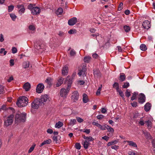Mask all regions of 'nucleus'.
<instances>
[{"label":"nucleus","instance_id":"obj_20","mask_svg":"<svg viewBox=\"0 0 155 155\" xmlns=\"http://www.w3.org/2000/svg\"><path fill=\"white\" fill-rule=\"evenodd\" d=\"M18 8L20 9L19 11V13L21 14L24 12L25 8L23 5H19L18 6Z\"/></svg>","mask_w":155,"mask_h":155},{"label":"nucleus","instance_id":"obj_54","mask_svg":"<svg viewBox=\"0 0 155 155\" xmlns=\"http://www.w3.org/2000/svg\"><path fill=\"white\" fill-rule=\"evenodd\" d=\"M75 147L78 150H80L81 148V146L79 143H77L75 144Z\"/></svg>","mask_w":155,"mask_h":155},{"label":"nucleus","instance_id":"obj_14","mask_svg":"<svg viewBox=\"0 0 155 155\" xmlns=\"http://www.w3.org/2000/svg\"><path fill=\"white\" fill-rule=\"evenodd\" d=\"M94 75L95 78L99 77L101 76L100 71L98 69H94Z\"/></svg>","mask_w":155,"mask_h":155},{"label":"nucleus","instance_id":"obj_28","mask_svg":"<svg viewBox=\"0 0 155 155\" xmlns=\"http://www.w3.org/2000/svg\"><path fill=\"white\" fill-rule=\"evenodd\" d=\"M90 145V143L89 142L85 140L83 144L84 147L85 149H87Z\"/></svg>","mask_w":155,"mask_h":155},{"label":"nucleus","instance_id":"obj_59","mask_svg":"<svg viewBox=\"0 0 155 155\" xmlns=\"http://www.w3.org/2000/svg\"><path fill=\"white\" fill-rule=\"evenodd\" d=\"M33 8H34V7H33V5L32 4H30L28 5V8L30 9L31 11Z\"/></svg>","mask_w":155,"mask_h":155},{"label":"nucleus","instance_id":"obj_38","mask_svg":"<svg viewBox=\"0 0 155 155\" xmlns=\"http://www.w3.org/2000/svg\"><path fill=\"white\" fill-rule=\"evenodd\" d=\"M36 146V144L35 143L33 144L31 146V147L29 149L28 151V153H30L35 148V147Z\"/></svg>","mask_w":155,"mask_h":155},{"label":"nucleus","instance_id":"obj_46","mask_svg":"<svg viewBox=\"0 0 155 155\" xmlns=\"http://www.w3.org/2000/svg\"><path fill=\"white\" fill-rule=\"evenodd\" d=\"M51 79L50 78H48L45 80V81L48 84L50 85L51 84Z\"/></svg>","mask_w":155,"mask_h":155},{"label":"nucleus","instance_id":"obj_11","mask_svg":"<svg viewBox=\"0 0 155 155\" xmlns=\"http://www.w3.org/2000/svg\"><path fill=\"white\" fill-rule=\"evenodd\" d=\"M142 25L145 29H148L150 27V22L148 20H146L143 22Z\"/></svg>","mask_w":155,"mask_h":155},{"label":"nucleus","instance_id":"obj_5","mask_svg":"<svg viewBox=\"0 0 155 155\" xmlns=\"http://www.w3.org/2000/svg\"><path fill=\"white\" fill-rule=\"evenodd\" d=\"M40 104H41L40 101L37 98L31 103V106L32 108L37 109L39 107Z\"/></svg>","mask_w":155,"mask_h":155},{"label":"nucleus","instance_id":"obj_52","mask_svg":"<svg viewBox=\"0 0 155 155\" xmlns=\"http://www.w3.org/2000/svg\"><path fill=\"white\" fill-rule=\"evenodd\" d=\"M76 118L77 121L79 123H81L84 121V120L80 117H77Z\"/></svg>","mask_w":155,"mask_h":155},{"label":"nucleus","instance_id":"obj_43","mask_svg":"<svg viewBox=\"0 0 155 155\" xmlns=\"http://www.w3.org/2000/svg\"><path fill=\"white\" fill-rule=\"evenodd\" d=\"M7 53V52L5 50V49L3 48H2L1 49L0 51V54L1 55V54L3 53L4 55H5Z\"/></svg>","mask_w":155,"mask_h":155},{"label":"nucleus","instance_id":"obj_60","mask_svg":"<svg viewBox=\"0 0 155 155\" xmlns=\"http://www.w3.org/2000/svg\"><path fill=\"white\" fill-rule=\"evenodd\" d=\"M12 51L13 53L15 54L17 52V49L15 47H13L12 49Z\"/></svg>","mask_w":155,"mask_h":155},{"label":"nucleus","instance_id":"obj_42","mask_svg":"<svg viewBox=\"0 0 155 155\" xmlns=\"http://www.w3.org/2000/svg\"><path fill=\"white\" fill-rule=\"evenodd\" d=\"M10 15L12 20L14 21L15 20L17 17L13 13L10 14Z\"/></svg>","mask_w":155,"mask_h":155},{"label":"nucleus","instance_id":"obj_61","mask_svg":"<svg viewBox=\"0 0 155 155\" xmlns=\"http://www.w3.org/2000/svg\"><path fill=\"white\" fill-rule=\"evenodd\" d=\"M131 106L133 107H136L137 106V103L136 102H134L131 103Z\"/></svg>","mask_w":155,"mask_h":155},{"label":"nucleus","instance_id":"obj_17","mask_svg":"<svg viewBox=\"0 0 155 155\" xmlns=\"http://www.w3.org/2000/svg\"><path fill=\"white\" fill-rule=\"evenodd\" d=\"M68 67L67 66H65L63 67L62 70V74L63 75H67L68 72Z\"/></svg>","mask_w":155,"mask_h":155},{"label":"nucleus","instance_id":"obj_57","mask_svg":"<svg viewBox=\"0 0 155 155\" xmlns=\"http://www.w3.org/2000/svg\"><path fill=\"white\" fill-rule=\"evenodd\" d=\"M104 117V116L102 114H100V115H97V118L98 119L100 120V119H102Z\"/></svg>","mask_w":155,"mask_h":155},{"label":"nucleus","instance_id":"obj_7","mask_svg":"<svg viewBox=\"0 0 155 155\" xmlns=\"http://www.w3.org/2000/svg\"><path fill=\"white\" fill-rule=\"evenodd\" d=\"M79 97V94L77 91H74L73 93L71 96V99L74 102H76L78 100Z\"/></svg>","mask_w":155,"mask_h":155},{"label":"nucleus","instance_id":"obj_16","mask_svg":"<svg viewBox=\"0 0 155 155\" xmlns=\"http://www.w3.org/2000/svg\"><path fill=\"white\" fill-rule=\"evenodd\" d=\"M64 78L62 77H60L58 80L57 83L56 84L57 87H59L63 83Z\"/></svg>","mask_w":155,"mask_h":155},{"label":"nucleus","instance_id":"obj_25","mask_svg":"<svg viewBox=\"0 0 155 155\" xmlns=\"http://www.w3.org/2000/svg\"><path fill=\"white\" fill-rule=\"evenodd\" d=\"M126 142L128 143L129 145L135 147H137V144L135 142L131 141H127Z\"/></svg>","mask_w":155,"mask_h":155},{"label":"nucleus","instance_id":"obj_4","mask_svg":"<svg viewBox=\"0 0 155 155\" xmlns=\"http://www.w3.org/2000/svg\"><path fill=\"white\" fill-rule=\"evenodd\" d=\"M70 89V88H69L67 87L66 89L64 88H62L60 91V95L62 97H66Z\"/></svg>","mask_w":155,"mask_h":155},{"label":"nucleus","instance_id":"obj_12","mask_svg":"<svg viewBox=\"0 0 155 155\" xmlns=\"http://www.w3.org/2000/svg\"><path fill=\"white\" fill-rule=\"evenodd\" d=\"M77 22V18L76 17H73L68 21V24L70 25H73Z\"/></svg>","mask_w":155,"mask_h":155},{"label":"nucleus","instance_id":"obj_2","mask_svg":"<svg viewBox=\"0 0 155 155\" xmlns=\"http://www.w3.org/2000/svg\"><path fill=\"white\" fill-rule=\"evenodd\" d=\"M26 114L22 113L20 114H16L15 117V123L18 124L21 122H24L26 120Z\"/></svg>","mask_w":155,"mask_h":155},{"label":"nucleus","instance_id":"obj_3","mask_svg":"<svg viewBox=\"0 0 155 155\" xmlns=\"http://www.w3.org/2000/svg\"><path fill=\"white\" fill-rule=\"evenodd\" d=\"M28 100V98L25 96L20 97L17 101L16 104L19 107H25L27 105Z\"/></svg>","mask_w":155,"mask_h":155},{"label":"nucleus","instance_id":"obj_53","mask_svg":"<svg viewBox=\"0 0 155 155\" xmlns=\"http://www.w3.org/2000/svg\"><path fill=\"white\" fill-rule=\"evenodd\" d=\"M4 91V87L3 86L0 85V94H3Z\"/></svg>","mask_w":155,"mask_h":155},{"label":"nucleus","instance_id":"obj_15","mask_svg":"<svg viewBox=\"0 0 155 155\" xmlns=\"http://www.w3.org/2000/svg\"><path fill=\"white\" fill-rule=\"evenodd\" d=\"M92 124L96 126L101 130H105V127H104V126H103L101 125V124H99L97 122H93L92 123Z\"/></svg>","mask_w":155,"mask_h":155},{"label":"nucleus","instance_id":"obj_56","mask_svg":"<svg viewBox=\"0 0 155 155\" xmlns=\"http://www.w3.org/2000/svg\"><path fill=\"white\" fill-rule=\"evenodd\" d=\"M29 28L30 30L33 31L35 29V27L32 25H30L29 27Z\"/></svg>","mask_w":155,"mask_h":155},{"label":"nucleus","instance_id":"obj_6","mask_svg":"<svg viewBox=\"0 0 155 155\" xmlns=\"http://www.w3.org/2000/svg\"><path fill=\"white\" fill-rule=\"evenodd\" d=\"M138 100L139 103L141 104H143L145 101V95L142 93L140 94L139 95Z\"/></svg>","mask_w":155,"mask_h":155},{"label":"nucleus","instance_id":"obj_35","mask_svg":"<svg viewBox=\"0 0 155 155\" xmlns=\"http://www.w3.org/2000/svg\"><path fill=\"white\" fill-rule=\"evenodd\" d=\"M77 123L76 120L75 119H71V120L69 123V125L71 126H73L76 124Z\"/></svg>","mask_w":155,"mask_h":155},{"label":"nucleus","instance_id":"obj_58","mask_svg":"<svg viewBox=\"0 0 155 155\" xmlns=\"http://www.w3.org/2000/svg\"><path fill=\"white\" fill-rule=\"evenodd\" d=\"M14 78L13 76H11V77H9V78L7 80V81L8 82H10L12 81L13 80Z\"/></svg>","mask_w":155,"mask_h":155},{"label":"nucleus","instance_id":"obj_40","mask_svg":"<svg viewBox=\"0 0 155 155\" xmlns=\"http://www.w3.org/2000/svg\"><path fill=\"white\" fill-rule=\"evenodd\" d=\"M119 93L120 95L122 98L124 100L125 99L124 96L123 92L120 90H119L118 91H117Z\"/></svg>","mask_w":155,"mask_h":155},{"label":"nucleus","instance_id":"obj_24","mask_svg":"<svg viewBox=\"0 0 155 155\" xmlns=\"http://www.w3.org/2000/svg\"><path fill=\"white\" fill-rule=\"evenodd\" d=\"M104 127H105V129L106 128L107 129L108 131L112 133H113L114 132V129L108 125L106 124L104 126Z\"/></svg>","mask_w":155,"mask_h":155},{"label":"nucleus","instance_id":"obj_26","mask_svg":"<svg viewBox=\"0 0 155 155\" xmlns=\"http://www.w3.org/2000/svg\"><path fill=\"white\" fill-rule=\"evenodd\" d=\"M63 125V123L59 121L56 124L55 127V128H59L62 127Z\"/></svg>","mask_w":155,"mask_h":155},{"label":"nucleus","instance_id":"obj_29","mask_svg":"<svg viewBox=\"0 0 155 155\" xmlns=\"http://www.w3.org/2000/svg\"><path fill=\"white\" fill-rule=\"evenodd\" d=\"M138 93L136 92H134L133 93L132 96L131 98V100L133 101L137 98V95Z\"/></svg>","mask_w":155,"mask_h":155},{"label":"nucleus","instance_id":"obj_44","mask_svg":"<svg viewBox=\"0 0 155 155\" xmlns=\"http://www.w3.org/2000/svg\"><path fill=\"white\" fill-rule=\"evenodd\" d=\"M70 34H75L77 32V31L75 29H71L68 32Z\"/></svg>","mask_w":155,"mask_h":155},{"label":"nucleus","instance_id":"obj_23","mask_svg":"<svg viewBox=\"0 0 155 155\" xmlns=\"http://www.w3.org/2000/svg\"><path fill=\"white\" fill-rule=\"evenodd\" d=\"M86 71V69L85 68H83L82 70H79L78 74L81 76L85 74V72Z\"/></svg>","mask_w":155,"mask_h":155},{"label":"nucleus","instance_id":"obj_32","mask_svg":"<svg viewBox=\"0 0 155 155\" xmlns=\"http://www.w3.org/2000/svg\"><path fill=\"white\" fill-rule=\"evenodd\" d=\"M147 123V127L149 129L151 128L152 126V123L150 120H148L147 121L145 122Z\"/></svg>","mask_w":155,"mask_h":155},{"label":"nucleus","instance_id":"obj_21","mask_svg":"<svg viewBox=\"0 0 155 155\" xmlns=\"http://www.w3.org/2000/svg\"><path fill=\"white\" fill-rule=\"evenodd\" d=\"M89 101L88 96L85 94H84L83 95V101L84 103H86Z\"/></svg>","mask_w":155,"mask_h":155},{"label":"nucleus","instance_id":"obj_64","mask_svg":"<svg viewBox=\"0 0 155 155\" xmlns=\"http://www.w3.org/2000/svg\"><path fill=\"white\" fill-rule=\"evenodd\" d=\"M78 84H80V85H83V84H84V83H85L84 81L82 80L79 81H78Z\"/></svg>","mask_w":155,"mask_h":155},{"label":"nucleus","instance_id":"obj_51","mask_svg":"<svg viewBox=\"0 0 155 155\" xmlns=\"http://www.w3.org/2000/svg\"><path fill=\"white\" fill-rule=\"evenodd\" d=\"M135 151H133L132 150H131L130 151H129L128 152V154L129 155H135L136 153H135Z\"/></svg>","mask_w":155,"mask_h":155},{"label":"nucleus","instance_id":"obj_9","mask_svg":"<svg viewBox=\"0 0 155 155\" xmlns=\"http://www.w3.org/2000/svg\"><path fill=\"white\" fill-rule=\"evenodd\" d=\"M31 12V13L33 15H36L40 14L41 12V9L39 8L35 7H34Z\"/></svg>","mask_w":155,"mask_h":155},{"label":"nucleus","instance_id":"obj_22","mask_svg":"<svg viewBox=\"0 0 155 155\" xmlns=\"http://www.w3.org/2000/svg\"><path fill=\"white\" fill-rule=\"evenodd\" d=\"M151 104L150 103H146L144 105V110L146 111H149L151 108Z\"/></svg>","mask_w":155,"mask_h":155},{"label":"nucleus","instance_id":"obj_31","mask_svg":"<svg viewBox=\"0 0 155 155\" xmlns=\"http://www.w3.org/2000/svg\"><path fill=\"white\" fill-rule=\"evenodd\" d=\"M29 63L28 61L25 62L23 64V67L24 68H27L29 67Z\"/></svg>","mask_w":155,"mask_h":155},{"label":"nucleus","instance_id":"obj_49","mask_svg":"<svg viewBox=\"0 0 155 155\" xmlns=\"http://www.w3.org/2000/svg\"><path fill=\"white\" fill-rule=\"evenodd\" d=\"M94 140V139L91 136H89L87 137V138L86 140H85V141H87L89 142L90 141H93Z\"/></svg>","mask_w":155,"mask_h":155},{"label":"nucleus","instance_id":"obj_37","mask_svg":"<svg viewBox=\"0 0 155 155\" xmlns=\"http://www.w3.org/2000/svg\"><path fill=\"white\" fill-rule=\"evenodd\" d=\"M124 29L126 32H129L130 29V26L127 25L124 26Z\"/></svg>","mask_w":155,"mask_h":155},{"label":"nucleus","instance_id":"obj_1","mask_svg":"<svg viewBox=\"0 0 155 155\" xmlns=\"http://www.w3.org/2000/svg\"><path fill=\"white\" fill-rule=\"evenodd\" d=\"M14 115L12 114L8 116H5L4 117L3 126L5 127H6L11 126L13 123Z\"/></svg>","mask_w":155,"mask_h":155},{"label":"nucleus","instance_id":"obj_50","mask_svg":"<svg viewBox=\"0 0 155 155\" xmlns=\"http://www.w3.org/2000/svg\"><path fill=\"white\" fill-rule=\"evenodd\" d=\"M129 86V83L126 82L124 83V84L123 86V87L124 88H126Z\"/></svg>","mask_w":155,"mask_h":155},{"label":"nucleus","instance_id":"obj_36","mask_svg":"<svg viewBox=\"0 0 155 155\" xmlns=\"http://www.w3.org/2000/svg\"><path fill=\"white\" fill-rule=\"evenodd\" d=\"M91 57L90 56L85 57L84 58V61L85 62L89 63L91 59Z\"/></svg>","mask_w":155,"mask_h":155},{"label":"nucleus","instance_id":"obj_13","mask_svg":"<svg viewBox=\"0 0 155 155\" xmlns=\"http://www.w3.org/2000/svg\"><path fill=\"white\" fill-rule=\"evenodd\" d=\"M48 100H49V97L48 95L45 94L41 96V102L43 103Z\"/></svg>","mask_w":155,"mask_h":155},{"label":"nucleus","instance_id":"obj_45","mask_svg":"<svg viewBox=\"0 0 155 155\" xmlns=\"http://www.w3.org/2000/svg\"><path fill=\"white\" fill-rule=\"evenodd\" d=\"M125 96L127 97H129L130 96V92L129 89H127L125 92Z\"/></svg>","mask_w":155,"mask_h":155},{"label":"nucleus","instance_id":"obj_41","mask_svg":"<svg viewBox=\"0 0 155 155\" xmlns=\"http://www.w3.org/2000/svg\"><path fill=\"white\" fill-rule=\"evenodd\" d=\"M102 87V85L101 84L100 86L99 87L98 89H97L96 92V94L97 95H99L100 94V91L101 90V88Z\"/></svg>","mask_w":155,"mask_h":155},{"label":"nucleus","instance_id":"obj_34","mask_svg":"<svg viewBox=\"0 0 155 155\" xmlns=\"http://www.w3.org/2000/svg\"><path fill=\"white\" fill-rule=\"evenodd\" d=\"M140 49L143 51H145L147 49V48L146 45L144 44H141L140 46Z\"/></svg>","mask_w":155,"mask_h":155},{"label":"nucleus","instance_id":"obj_63","mask_svg":"<svg viewBox=\"0 0 155 155\" xmlns=\"http://www.w3.org/2000/svg\"><path fill=\"white\" fill-rule=\"evenodd\" d=\"M10 65L13 66L14 65V60L13 59H11L10 61Z\"/></svg>","mask_w":155,"mask_h":155},{"label":"nucleus","instance_id":"obj_27","mask_svg":"<svg viewBox=\"0 0 155 155\" xmlns=\"http://www.w3.org/2000/svg\"><path fill=\"white\" fill-rule=\"evenodd\" d=\"M126 78L125 74L123 73H121L120 74V80L121 81H123L125 80Z\"/></svg>","mask_w":155,"mask_h":155},{"label":"nucleus","instance_id":"obj_47","mask_svg":"<svg viewBox=\"0 0 155 155\" xmlns=\"http://www.w3.org/2000/svg\"><path fill=\"white\" fill-rule=\"evenodd\" d=\"M76 54V52L74 49H72L70 52V54L71 56H74Z\"/></svg>","mask_w":155,"mask_h":155},{"label":"nucleus","instance_id":"obj_62","mask_svg":"<svg viewBox=\"0 0 155 155\" xmlns=\"http://www.w3.org/2000/svg\"><path fill=\"white\" fill-rule=\"evenodd\" d=\"M109 138V137L107 136H104L102 137V139L106 141H107L108 140Z\"/></svg>","mask_w":155,"mask_h":155},{"label":"nucleus","instance_id":"obj_55","mask_svg":"<svg viewBox=\"0 0 155 155\" xmlns=\"http://www.w3.org/2000/svg\"><path fill=\"white\" fill-rule=\"evenodd\" d=\"M123 5V4L122 2H121L118 8V10L120 11L122 9Z\"/></svg>","mask_w":155,"mask_h":155},{"label":"nucleus","instance_id":"obj_39","mask_svg":"<svg viewBox=\"0 0 155 155\" xmlns=\"http://www.w3.org/2000/svg\"><path fill=\"white\" fill-rule=\"evenodd\" d=\"M34 47L35 49H36L37 50H39L40 49H41V46L40 45L38 44L37 43L35 44L34 45Z\"/></svg>","mask_w":155,"mask_h":155},{"label":"nucleus","instance_id":"obj_10","mask_svg":"<svg viewBox=\"0 0 155 155\" xmlns=\"http://www.w3.org/2000/svg\"><path fill=\"white\" fill-rule=\"evenodd\" d=\"M72 77H71V76H67L66 78V83H67V87L69 88H71V84L72 83Z\"/></svg>","mask_w":155,"mask_h":155},{"label":"nucleus","instance_id":"obj_18","mask_svg":"<svg viewBox=\"0 0 155 155\" xmlns=\"http://www.w3.org/2000/svg\"><path fill=\"white\" fill-rule=\"evenodd\" d=\"M31 88V85L28 82L25 83L24 85L23 88L25 89V91H28Z\"/></svg>","mask_w":155,"mask_h":155},{"label":"nucleus","instance_id":"obj_19","mask_svg":"<svg viewBox=\"0 0 155 155\" xmlns=\"http://www.w3.org/2000/svg\"><path fill=\"white\" fill-rule=\"evenodd\" d=\"M51 140L49 139L45 140H44L42 143H41L40 145V147H41L45 144H49L51 143Z\"/></svg>","mask_w":155,"mask_h":155},{"label":"nucleus","instance_id":"obj_48","mask_svg":"<svg viewBox=\"0 0 155 155\" xmlns=\"http://www.w3.org/2000/svg\"><path fill=\"white\" fill-rule=\"evenodd\" d=\"M14 6L11 5L8 7V11L9 12H11L14 9Z\"/></svg>","mask_w":155,"mask_h":155},{"label":"nucleus","instance_id":"obj_30","mask_svg":"<svg viewBox=\"0 0 155 155\" xmlns=\"http://www.w3.org/2000/svg\"><path fill=\"white\" fill-rule=\"evenodd\" d=\"M63 12V9L61 8H58L57 11L56 12V14L58 15H61L62 14Z\"/></svg>","mask_w":155,"mask_h":155},{"label":"nucleus","instance_id":"obj_8","mask_svg":"<svg viewBox=\"0 0 155 155\" xmlns=\"http://www.w3.org/2000/svg\"><path fill=\"white\" fill-rule=\"evenodd\" d=\"M44 88V86L43 84H39L36 88V92L38 93H41L43 91Z\"/></svg>","mask_w":155,"mask_h":155},{"label":"nucleus","instance_id":"obj_33","mask_svg":"<svg viewBox=\"0 0 155 155\" xmlns=\"http://www.w3.org/2000/svg\"><path fill=\"white\" fill-rule=\"evenodd\" d=\"M113 87L115 88L117 91L119 90V84L117 82H115L113 85Z\"/></svg>","mask_w":155,"mask_h":155}]
</instances>
